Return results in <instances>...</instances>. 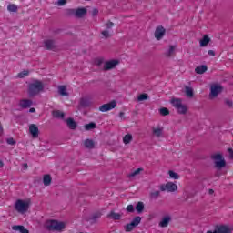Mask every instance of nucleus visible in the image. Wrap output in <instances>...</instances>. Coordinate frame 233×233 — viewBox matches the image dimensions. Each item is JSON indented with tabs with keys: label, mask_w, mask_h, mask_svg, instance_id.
Segmentation results:
<instances>
[{
	"label": "nucleus",
	"mask_w": 233,
	"mask_h": 233,
	"mask_svg": "<svg viewBox=\"0 0 233 233\" xmlns=\"http://www.w3.org/2000/svg\"><path fill=\"white\" fill-rule=\"evenodd\" d=\"M86 15V8H77L76 9L75 17L81 19V17H85Z\"/></svg>",
	"instance_id": "nucleus-18"
},
{
	"label": "nucleus",
	"mask_w": 233,
	"mask_h": 233,
	"mask_svg": "<svg viewBox=\"0 0 233 233\" xmlns=\"http://www.w3.org/2000/svg\"><path fill=\"white\" fill-rule=\"evenodd\" d=\"M66 15H75L76 16V9H66Z\"/></svg>",
	"instance_id": "nucleus-42"
},
{
	"label": "nucleus",
	"mask_w": 233,
	"mask_h": 233,
	"mask_svg": "<svg viewBox=\"0 0 233 233\" xmlns=\"http://www.w3.org/2000/svg\"><path fill=\"white\" fill-rule=\"evenodd\" d=\"M44 46L46 50H54L56 48V42L52 39H46L44 41Z\"/></svg>",
	"instance_id": "nucleus-15"
},
{
	"label": "nucleus",
	"mask_w": 233,
	"mask_h": 233,
	"mask_svg": "<svg viewBox=\"0 0 233 233\" xmlns=\"http://www.w3.org/2000/svg\"><path fill=\"white\" fill-rule=\"evenodd\" d=\"M108 218H111V219L119 220L121 219V214L111 211L108 214Z\"/></svg>",
	"instance_id": "nucleus-27"
},
{
	"label": "nucleus",
	"mask_w": 233,
	"mask_h": 233,
	"mask_svg": "<svg viewBox=\"0 0 233 233\" xmlns=\"http://www.w3.org/2000/svg\"><path fill=\"white\" fill-rule=\"evenodd\" d=\"M28 208H30V202L26 200L18 199L15 203V209L16 212H19V214H25L28 212Z\"/></svg>",
	"instance_id": "nucleus-4"
},
{
	"label": "nucleus",
	"mask_w": 233,
	"mask_h": 233,
	"mask_svg": "<svg viewBox=\"0 0 233 233\" xmlns=\"http://www.w3.org/2000/svg\"><path fill=\"white\" fill-rule=\"evenodd\" d=\"M106 29L101 32L103 37L106 39H108V37H112V28H114V23L113 22H107L105 24Z\"/></svg>",
	"instance_id": "nucleus-8"
},
{
	"label": "nucleus",
	"mask_w": 233,
	"mask_h": 233,
	"mask_svg": "<svg viewBox=\"0 0 233 233\" xmlns=\"http://www.w3.org/2000/svg\"><path fill=\"white\" fill-rule=\"evenodd\" d=\"M43 183L45 187H49V185L52 183V177H50V175H45L43 178Z\"/></svg>",
	"instance_id": "nucleus-25"
},
{
	"label": "nucleus",
	"mask_w": 233,
	"mask_h": 233,
	"mask_svg": "<svg viewBox=\"0 0 233 233\" xmlns=\"http://www.w3.org/2000/svg\"><path fill=\"white\" fill-rule=\"evenodd\" d=\"M228 152L229 153V159H233V150H232V148H228Z\"/></svg>",
	"instance_id": "nucleus-49"
},
{
	"label": "nucleus",
	"mask_w": 233,
	"mask_h": 233,
	"mask_svg": "<svg viewBox=\"0 0 233 233\" xmlns=\"http://www.w3.org/2000/svg\"><path fill=\"white\" fill-rule=\"evenodd\" d=\"M168 174H169V177H171V179H179V176L177 173H176L172 170H169Z\"/></svg>",
	"instance_id": "nucleus-37"
},
{
	"label": "nucleus",
	"mask_w": 233,
	"mask_h": 233,
	"mask_svg": "<svg viewBox=\"0 0 233 233\" xmlns=\"http://www.w3.org/2000/svg\"><path fill=\"white\" fill-rule=\"evenodd\" d=\"M58 94L60 96H68V92H66V86H58Z\"/></svg>",
	"instance_id": "nucleus-23"
},
{
	"label": "nucleus",
	"mask_w": 233,
	"mask_h": 233,
	"mask_svg": "<svg viewBox=\"0 0 233 233\" xmlns=\"http://www.w3.org/2000/svg\"><path fill=\"white\" fill-rule=\"evenodd\" d=\"M167 31L164 29L163 26H158L156 28L155 31V37L157 41H161V39H163V37L165 36V33Z\"/></svg>",
	"instance_id": "nucleus-11"
},
{
	"label": "nucleus",
	"mask_w": 233,
	"mask_h": 233,
	"mask_svg": "<svg viewBox=\"0 0 233 233\" xmlns=\"http://www.w3.org/2000/svg\"><path fill=\"white\" fill-rule=\"evenodd\" d=\"M209 192H210V194H212V193H214V190L210 189Z\"/></svg>",
	"instance_id": "nucleus-58"
},
{
	"label": "nucleus",
	"mask_w": 233,
	"mask_h": 233,
	"mask_svg": "<svg viewBox=\"0 0 233 233\" xmlns=\"http://www.w3.org/2000/svg\"><path fill=\"white\" fill-rule=\"evenodd\" d=\"M141 172H143V168H137L135 171L131 172L128 175V177H136V176H139V174H141Z\"/></svg>",
	"instance_id": "nucleus-31"
},
{
	"label": "nucleus",
	"mask_w": 233,
	"mask_h": 233,
	"mask_svg": "<svg viewBox=\"0 0 233 233\" xmlns=\"http://www.w3.org/2000/svg\"><path fill=\"white\" fill-rule=\"evenodd\" d=\"M159 112L161 116H168L170 114V111L167 107L160 108Z\"/></svg>",
	"instance_id": "nucleus-40"
},
{
	"label": "nucleus",
	"mask_w": 233,
	"mask_h": 233,
	"mask_svg": "<svg viewBox=\"0 0 233 233\" xmlns=\"http://www.w3.org/2000/svg\"><path fill=\"white\" fill-rule=\"evenodd\" d=\"M65 122L66 123L68 128H70V130H76V128H77V123H76V121H74V118H67L65 120Z\"/></svg>",
	"instance_id": "nucleus-17"
},
{
	"label": "nucleus",
	"mask_w": 233,
	"mask_h": 233,
	"mask_svg": "<svg viewBox=\"0 0 233 233\" xmlns=\"http://www.w3.org/2000/svg\"><path fill=\"white\" fill-rule=\"evenodd\" d=\"M28 74H30L29 70H24V71L18 73L17 77H19L20 79H23V78L28 76Z\"/></svg>",
	"instance_id": "nucleus-33"
},
{
	"label": "nucleus",
	"mask_w": 233,
	"mask_h": 233,
	"mask_svg": "<svg viewBox=\"0 0 233 233\" xmlns=\"http://www.w3.org/2000/svg\"><path fill=\"white\" fill-rule=\"evenodd\" d=\"M208 54V56H216V53L213 50H209Z\"/></svg>",
	"instance_id": "nucleus-50"
},
{
	"label": "nucleus",
	"mask_w": 233,
	"mask_h": 233,
	"mask_svg": "<svg viewBox=\"0 0 233 233\" xmlns=\"http://www.w3.org/2000/svg\"><path fill=\"white\" fill-rule=\"evenodd\" d=\"M185 92L187 97H194V89L190 86H186L185 87Z\"/></svg>",
	"instance_id": "nucleus-28"
},
{
	"label": "nucleus",
	"mask_w": 233,
	"mask_h": 233,
	"mask_svg": "<svg viewBox=\"0 0 233 233\" xmlns=\"http://www.w3.org/2000/svg\"><path fill=\"white\" fill-rule=\"evenodd\" d=\"M44 227L50 232H61L65 230L66 224L58 220H47L46 221Z\"/></svg>",
	"instance_id": "nucleus-1"
},
{
	"label": "nucleus",
	"mask_w": 233,
	"mask_h": 233,
	"mask_svg": "<svg viewBox=\"0 0 233 233\" xmlns=\"http://www.w3.org/2000/svg\"><path fill=\"white\" fill-rule=\"evenodd\" d=\"M29 112H30L31 114H34V113L35 112V108L31 107V108L29 109Z\"/></svg>",
	"instance_id": "nucleus-53"
},
{
	"label": "nucleus",
	"mask_w": 233,
	"mask_h": 233,
	"mask_svg": "<svg viewBox=\"0 0 233 233\" xmlns=\"http://www.w3.org/2000/svg\"><path fill=\"white\" fill-rule=\"evenodd\" d=\"M9 12H17V5L11 4L7 6Z\"/></svg>",
	"instance_id": "nucleus-39"
},
{
	"label": "nucleus",
	"mask_w": 233,
	"mask_h": 233,
	"mask_svg": "<svg viewBox=\"0 0 233 233\" xmlns=\"http://www.w3.org/2000/svg\"><path fill=\"white\" fill-rule=\"evenodd\" d=\"M223 90V87L219 85H212L210 87V94H209V98L210 99H215V97H218L219 94H221Z\"/></svg>",
	"instance_id": "nucleus-7"
},
{
	"label": "nucleus",
	"mask_w": 233,
	"mask_h": 233,
	"mask_svg": "<svg viewBox=\"0 0 233 233\" xmlns=\"http://www.w3.org/2000/svg\"><path fill=\"white\" fill-rule=\"evenodd\" d=\"M3 133V126H1V124H0V134H2Z\"/></svg>",
	"instance_id": "nucleus-55"
},
{
	"label": "nucleus",
	"mask_w": 233,
	"mask_h": 233,
	"mask_svg": "<svg viewBox=\"0 0 233 233\" xmlns=\"http://www.w3.org/2000/svg\"><path fill=\"white\" fill-rule=\"evenodd\" d=\"M160 194H161V192L157 190V191L151 192L149 196H150L151 199H157L158 197L160 196Z\"/></svg>",
	"instance_id": "nucleus-34"
},
{
	"label": "nucleus",
	"mask_w": 233,
	"mask_h": 233,
	"mask_svg": "<svg viewBox=\"0 0 233 233\" xmlns=\"http://www.w3.org/2000/svg\"><path fill=\"white\" fill-rule=\"evenodd\" d=\"M7 143L8 145H15V141L14 140V138H8Z\"/></svg>",
	"instance_id": "nucleus-48"
},
{
	"label": "nucleus",
	"mask_w": 233,
	"mask_h": 233,
	"mask_svg": "<svg viewBox=\"0 0 233 233\" xmlns=\"http://www.w3.org/2000/svg\"><path fill=\"white\" fill-rule=\"evenodd\" d=\"M161 192H176L177 190V185L174 182H167L159 186Z\"/></svg>",
	"instance_id": "nucleus-6"
},
{
	"label": "nucleus",
	"mask_w": 233,
	"mask_h": 233,
	"mask_svg": "<svg viewBox=\"0 0 233 233\" xmlns=\"http://www.w3.org/2000/svg\"><path fill=\"white\" fill-rule=\"evenodd\" d=\"M206 70H207V66H199L196 67L195 72L196 74H205Z\"/></svg>",
	"instance_id": "nucleus-29"
},
{
	"label": "nucleus",
	"mask_w": 233,
	"mask_h": 233,
	"mask_svg": "<svg viewBox=\"0 0 233 233\" xmlns=\"http://www.w3.org/2000/svg\"><path fill=\"white\" fill-rule=\"evenodd\" d=\"M84 147L86 148H88L89 150H92V148H94L95 144H94V140L92 139H86L84 141Z\"/></svg>",
	"instance_id": "nucleus-22"
},
{
	"label": "nucleus",
	"mask_w": 233,
	"mask_h": 233,
	"mask_svg": "<svg viewBox=\"0 0 233 233\" xmlns=\"http://www.w3.org/2000/svg\"><path fill=\"white\" fill-rule=\"evenodd\" d=\"M127 212H134V206L133 205H128L127 207Z\"/></svg>",
	"instance_id": "nucleus-47"
},
{
	"label": "nucleus",
	"mask_w": 233,
	"mask_h": 233,
	"mask_svg": "<svg viewBox=\"0 0 233 233\" xmlns=\"http://www.w3.org/2000/svg\"><path fill=\"white\" fill-rule=\"evenodd\" d=\"M95 65H96V66H101V65H103V58L96 59Z\"/></svg>",
	"instance_id": "nucleus-45"
},
{
	"label": "nucleus",
	"mask_w": 233,
	"mask_h": 233,
	"mask_svg": "<svg viewBox=\"0 0 233 233\" xmlns=\"http://www.w3.org/2000/svg\"><path fill=\"white\" fill-rule=\"evenodd\" d=\"M131 223L133 224V227H137V225L141 223V217H136L135 218H133Z\"/></svg>",
	"instance_id": "nucleus-35"
},
{
	"label": "nucleus",
	"mask_w": 233,
	"mask_h": 233,
	"mask_svg": "<svg viewBox=\"0 0 233 233\" xmlns=\"http://www.w3.org/2000/svg\"><path fill=\"white\" fill-rule=\"evenodd\" d=\"M29 132L33 137H39V127L35 124L29 126Z\"/></svg>",
	"instance_id": "nucleus-14"
},
{
	"label": "nucleus",
	"mask_w": 233,
	"mask_h": 233,
	"mask_svg": "<svg viewBox=\"0 0 233 233\" xmlns=\"http://www.w3.org/2000/svg\"><path fill=\"white\" fill-rule=\"evenodd\" d=\"M97 14V9L94 10V15Z\"/></svg>",
	"instance_id": "nucleus-56"
},
{
	"label": "nucleus",
	"mask_w": 233,
	"mask_h": 233,
	"mask_svg": "<svg viewBox=\"0 0 233 233\" xmlns=\"http://www.w3.org/2000/svg\"><path fill=\"white\" fill-rule=\"evenodd\" d=\"M54 117H56L57 119H64L65 118V113L59 110L53 112Z\"/></svg>",
	"instance_id": "nucleus-26"
},
{
	"label": "nucleus",
	"mask_w": 233,
	"mask_h": 233,
	"mask_svg": "<svg viewBox=\"0 0 233 233\" xmlns=\"http://www.w3.org/2000/svg\"><path fill=\"white\" fill-rule=\"evenodd\" d=\"M99 218H101V213H95L91 219H93V221H96V219H99Z\"/></svg>",
	"instance_id": "nucleus-44"
},
{
	"label": "nucleus",
	"mask_w": 233,
	"mask_h": 233,
	"mask_svg": "<svg viewBox=\"0 0 233 233\" xmlns=\"http://www.w3.org/2000/svg\"><path fill=\"white\" fill-rule=\"evenodd\" d=\"M12 230H15V232H20V233H30L28 229L25 228V226H13Z\"/></svg>",
	"instance_id": "nucleus-21"
},
{
	"label": "nucleus",
	"mask_w": 233,
	"mask_h": 233,
	"mask_svg": "<svg viewBox=\"0 0 233 233\" xmlns=\"http://www.w3.org/2000/svg\"><path fill=\"white\" fill-rule=\"evenodd\" d=\"M136 228V226H133L132 222L127 224V226H125V230L126 232H132V230H134V228Z\"/></svg>",
	"instance_id": "nucleus-38"
},
{
	"label": "nucleus",
	"mask_w": 233,
	"mask_h": 233,
	"mask_svg": "<svg viewBox=\"0 0 233 233\" xmlns=\"http://www.w3.org/2000/svg\"><path fill=\"white\" fill-rule=\"evenodd\" d=\"M148 99V95L147 94H141L138 97V101H147Z\"/></svg>",
	"instance_id": "nucleus-41"
},
{
	"label": "nucleus",
	"mask_w": 233,
	"mask_h": 233,
	"mask_svg": "<svg viewBox=\"0 0 233 233\" xmlns=\"http://www.w3.org/2000/svg\"><path fill=\"white\" fill-rule=\"evenodd\" d=\"M119 65V61L117 60H110L105 63L104 70H112V68H116Z\"/></svg>",
	"instance_id": "nucleus-12"
},
{
	"label": "nucleus",
	"mask_w": 233,
	"mask_h": 233,
	"mask_svg": "<svg viewBox=\"0 0 233 233\" xmlns=\"http://www.w3.org/2000/svg\"><path fill=\"white\" fill-rule=\"evenodd\" d=\"M32 105H34V102L30 99H22L19 102L20 108H24V109L30 108Z\"/></svg>",
	"instance_id": "nucleus-13"
},
{
	"label": "nucleus",
	"mask_w": 233,
	"mask_h": 233,
	"mask_svg": "<svg viewBox=\"0 0 233 233\" xmlns=\"http://www.w3.org/2000/svg\"><path fill=\"white\" fill-rule=\"evenodd\" d=\"M136 210H137V212H138V214H141V212H143V210H145V205L143 204V202H138L137 204Z\"/></svg>",
	"instance_id": "nucleus-30"
},
{
	"label": "nucleus",
	"mask_w": 233,
	"mask_h": 233,
	"mask_svg": "<svg viewBox=\"0 0 233 233\" xmlns=\"http://www.w3.org/2000/svg\"><path fill=\"white\" fill-rule=\"evenodd\" d=\"M224 103H225V105H227V106H228V108H232V106H233V102H232V100H230V99H225V100H224Z\"/></svg>",
	"instance_id": "nucleus-43"
},
{
	"label": "nucleus",
	"mask_w": 233,
	"mask_h": 233,
	"mask_svg": "<svg viewBox=\"0 0 233 233\" xmlns=\"http://www.w3.org/2000/svg\"><path fill=\"white\" fill-rule=\"evenodd\" d=\"M132 141V135L127 134L123 137V143L128 145Z\"/></svg>",
	"instance_id": "nucleus-32"
},
{
	"label": "nucleus",
	"mask_w": 233,
	"mask_h": 233,
	"mask_svg": "<svg viewBox=\"0 0 233 233\" xmlns=\"http://www.w3.org/2000/svg\"><path fill=\"white\" fill-rule=\"evenodd\" d=\"M152 132L155 137H161L163 136V127H153Z\"/></svg>",
	"instance_id": "nucleus-19"
},
{
	"label": "nucleus",
	"mask_w": 233,
	"mask_h": 233,
	"mask_svg": "<svg viewBox=\"0 0 233 233\" xmlns=\"http://www.w3.org/2000/svg\"><path fill=\"white\" fill-rule=\"evenodd\" d=\"M184 194H185V196H187V194H188V193H187V192H185Z\"/></svg>",
	"instance_id": "nucleus-59"
},
{
	"label": "nucleus",
	"mask_w": 233,
	"mask_h": 233,
	"mask_svg": "<svg viewBox=\"0 0 233 233\" xmlns=\"http://www.w3.org/2000/svg\"><path fill=\"white\" fill-rule=\"evenodd\" d=\"M210 43V38L208 35H205L200 40V46H207Z\"/></svg>",
	"instance_id": "nucleus-24"
},
{
	"label": "nucleus",
	"mask_w": 233,
	"mask_h": 233,
	"mask_svg": "<svg viewBox=\"0 0 233 233\" xmlns=\"http://www.w3.org/2000/svg\"><path fill=\"white\" fill-rule=\"evenodd\" d=\"M232 229L228 225L217 226L214 232L208 231L207 233H231Z\"/></svg>",
	"instance_id": "nucleus-10"
},
{
	"label": "nucleus",
	"mask_w": 233,
	"mask_h": 233,
	"mask_svg": "<svg viewBox=\"0 0 233 233\" xmlns=\"http://www.w3.org/2000/svg\"><path fill=\"white\" fill-rule=\"evenodd\" d=\"M82 105H83L84 106H88V105H86V104H85V103H83V102H82Z\"/></svg>",
	"instance_id": "nucleus-57"
},
{
	"label": "nucleus",
	"mask_w": 233,
	"mask_h": 233,
	"mask_svg": "<svg viewBox=\"0 0 233 233\" xmlns=\"http://www.w3.org/2000/svg\"><path fill=\"white\" fill-rule=\"evenodd\" d=\"M94 128H96V123H94V122H91L85 126L86 130H94Z\"/></svg>",
	"instance_id": "nucleus-36"
},
{
	"label": "nucleus",
	"mask_w": 233,
	"mask_h": 233,
	"mask_svg": "<svg viewBox=\"0 0 233 233\" xmlns=\"http://www.w3.org/2000/svg\"><path fill=\"white\" fill-rule=\"evenodd\" d=\"M57 5L58 6H65V5H66V0H58Z\"/></svg>",
	"instance_id": "nucleus-46"
},
{
	"label": "nucleus",
	"mask_w": 233,
	"mask_h": 233,
	"mask_svg": "<svg viewBox=\"0 0 233 233\" xmlns=\"http://www.w3.org/2000/svg\"><path fill=\"white\" fill-rule=\"evenodd\" d=\"M170 103L178 114L185 115L188 112V107L187 105L183 104V100H181V98H172Z\"/></svg>",
	"instance_id": "nucleus-3"
},
{
	"label": "nucleus",
	"mask_w": 233,
	"mask_h": 233,
	"mask_svg": "<svg viewBox=\"0 0 233 233\" xmlns=\"http://www.w3.org/2000/svg\"><path fill=\"white\" fill-rule=\"evenodd\" d=\"M171 220L172 218H170V216L163 217L162 220L159 222V227L162 228L168 227V223H170Z\"/></svg>",
	"instance_id": "nucleus-16"
},
{
	"label": "nucleus",
	"mask_w": 233,
	"mask_h": 233,
	"mask_svg": "<svg viewBox=\"0 0 233 233\" xmlns=\"http://www.w3.org/2000/svg\"><path fill=\"white\" fill-rule=\"evenodd\" d=\"M117 106V102L116 100H113L107 104H104L99 106L100 112H108L110 110H114Z\"/></svg>",
	"instance_id": "nucleus-9"
},
{
	"label": "nucleus",
	"mask_w": 233,
	"mask_h": 233,
	"mask_svg": "<svg viewBox=\"0 0 233 233\" xmlns=\"http://www.w3.org/2000/svg\"><path fill=\"white\" fill-rule=\"evenodd\" d=\"M22 167H23V168H24V170H27V168H28V164H23L22 165Z\"/></svg>",
	"instance_id": "nucleus-52"
},
{
	"label": "nucleus",
	"mask_w": 233,
	"mask_h": 233,
	"mask_svg": "<svg viewBox=\"0 0 233 233\" xmlns=\"http://www.w3.org/2000/svg\"><path fill=\"white\" fill-rule=\"evenodd\" d=\"M4 165L3 161H0V168H3Z\"/></svg>",
	"instance_id": "nucleus-54"
},
{
	"label": "nucleus",
	"mask_w": 233,
	"mask_h": 233,
	"mask_svg": "<svg viewBox=\"0 0 233 233\" xmlns=\"http://www.w3.org/2000/svg\"><path fill=\"white\" fill-rule=\"evenodd\" d=\"M176 46H169L168 49L165 52L166 57H172L174 56V53L176 52Z\"/></svg>",
	"instance_id": "nucleus-20"
},
{
	"label": "nucleus",
	"mask_w": 233,
	"mask_h": 233,
	"mask_svg": "<svg viewBox=\"0 0 233 233\" xmlns=\"http://www.w3.org/2000/svg\"><path fill=\"white\" fill-rule=\"evenodd\" d=\"M45 86L43 85V82L35 80L28 85V96L29 97H35V96H37V94L43 92Z\"/></svg>",
	"instance_id": "nucleus-2"
},
{
	"label": "nucleus",
	"mask_w": 233,
	"mask_h": 233,
	"mask_svg": "<svg viewBox=\"0 0 233 233\" xmlns=\"http://www.w3.org/2000/svg\"><path fill=\"white\" fill-rule=\"evenodd\" d=\"M119 117H120L121 119H125V113H124V112H120V113H119Z\"/></svg>",
	"instance_id": "nucleus-51"
},
{
	"label": "nucleus",
	"mask_w": 233,
	"mask_h": 233,
	"mask_svg": "<svg viewBox=\"0 0 233 233\" xmlns=\"http://www.w3.org/2000/svg\"><path fill=\"white\" fill-rule=\"evenodd\" d=\"M211 159H213L216 168H223L227 165L225 158H223V155L219 153L212 155Z\"/></svg>",
	"instance_id": "nucleus-5"
}]
</instances>
